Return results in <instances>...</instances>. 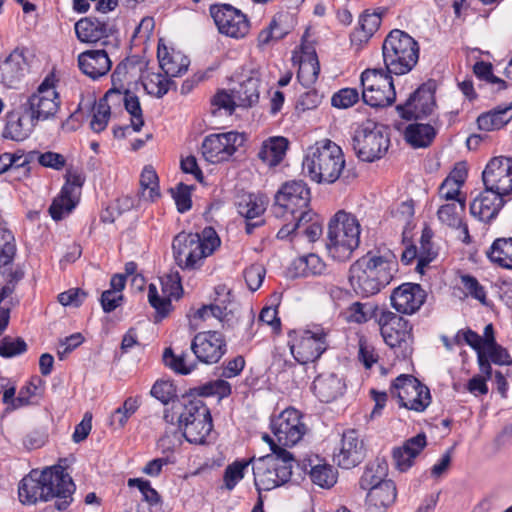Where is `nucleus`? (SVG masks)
<instances>
[{"mask_svg": "<svg viewBox=\"0 0 512 512\" xmlns=\"http://www.w3.org/2000/svg\"><path fill=\"white\" fill-rule=\"evenodd\" d=\"M378 324L383 340L389 347L399 349L403 358L412 352V325L408 320L389 310H382L378 315Z\"/></svg>", "mask_w": 512, "mask_h": 512, "instance_id": "obj_11", "label": "nucleus"}, {"mask_svg": "<svg viewBox=\"0 0 512 512\" xmlns=\"http://www.w3.org/2000/svg\"><path fill=\"white\" fill-rule=\"evenodd\" d=\"M80 70L92 79L106 75L112 66V62L105 50H87L78 56Z\"/></svg>", "mask_w": 512, "mask_h": 512, "instance_id": "obj_29", "label": "nucleus"}, {"mask_svg": "<svg viewBox=\"0 0 512 512\" xmlns=\"http://www.w3.org/2000/svg\"><path fill=\"white\" fill-rule=\"evenodd\" d=\"M161 288L164 296H160L157 286L153 283L148 286V301L155 309V322H159L169 315L172 310L171 299H179L183 288L178 272L167 274L160 278Z\"/></svg>", "mask_w": 512, "mask_h": 512, "instance_id": "obj_15", "label": "nucleus"}, {"mask_svg": "<svg viewBox=\"0 0 512 512\" xmlns=\"http://www.w3.org/2000/svg\"><path fill=\"white\" fill-rule=\"evenodd\" d=\"M486 255L494 264L512 269V237L494 240Z\"/></svg>", "mask_w": 512, "mask_h": 512, "instance_id": "obj_42", "label": "nucleus"}, {"mask_svg": "<svg viewBox=\"0 0 512 512\" xmlns=\"http://www.w3.org/2000/svg\"><path fill=\"white\" fill-rule=\"evenodd\" d=\"M209 317L218 319L223 326H230L229 313L227 312L226 306H219L218 303H212L209 305H203L195 313L194 318L206 320Z\"/></svg>", "mask_w": 512, "mask_h": 512, "instance_id": "obj_59", "label": "nucleus"}, {"mask_svg": "<svg viewBox=\"0 0 512 512\" xmlns=\"http://www.w3.org/2000/svg\"><path fill=\"white\" fill-rule=\"evenodd\" d=\"M397 271L398 262L392 251H369L350 266L349 282L357 295L369 297L390 284Z\"/></svg>", "mask_w": 512, "mask_h": 512, "instance_id": "obj_2", "label": "nucleus"}, {"mask_svg": "<svg viewBox=\"0 0 512 512\" xmlns=\"http://www.w3.org/2000/svg\"><path fill=\"white\" fill-rule=\"evenodd\" d=\"M436 136L435 128L430 124L412 123L404 131V138L413 148H426Z\"/></svg>", "mask_w": 512, "mask_h": 512, "instance_id": "obj_39", "label": "nucleus"}, {"mask_svg": "<svg viewBox=\"0 0 512 512\" xmlns=\"http://www.w3.org/2000/svg\"><path fill=\"white\" fill-rule=\"evenodd\" d=\"M267 457L273 458V466L276 473L279 474V479L283 484L287 483L292 476V468L295 459L293 455L287 450L278 449L275 453H270L266 455Z\"/></svg>", "mask_w": 512, "mask_h": 512, "instance_id": "obj_49", "label": "nucleus"}, {"mask_svg": "<svg viewBox=\"0 0 512 512\" xmlns=\"http://www.w3.org/2000/svg\"><path fill=\"white\" fill-rule=\"evenodd\" d=\"M271 430L281 446L297 444L306 433V426L296 409H286L271 421Z\"/></svg>", "mask_w": 512, "mask_h": 512, "instance_id": "obj_18", "label": "nucleus"}, {"mask_svg": "<svg viewBox=\"0 0 512 512\" xmlns=\"http://www.w3.org/2000/svg\"><path fill=\"white\" fill-rule=\"evenodd\" d=\"M232 392V388L229 382L223 379H217L214 381H209L199 387H195L190 389L188 395L194 397H208V396H218L219 399H223L228 397Z\"/></svg>", "mask_w": 512, "mask_h": 512, "instance_id": "obj_48", "label": "nucleus"}, {"mask_svg": "<svg viewBox=\"0 0 512 512\" xmlns=\"http://www.w3.org/2000/svg\"><path fill=\"white\" fill-rule=\"evenodd\" d=\"M309 475L311 481L321 488H330L337 481V472L326 463L311 466Z\"/></svg>", "mask_w": 512, "mask_h": 512, "instance_id": "obj_53", "label": "nucleus"}, {"mask_svg": "<svg viewBox=\"0 0 512 512\" xmlns=\"http://www.w3.org/2000/svg\"><path fill=\"white\" fill-rule=\"evenodd\" d=\"M251 462L252 460L235 461L228 465L224 470L223 487L229 491L233 490L237 483L244 478V471Z\"/></svg>", "mask_w": 512, "mask_h": 512, "instance_id": "obj_56", "label": "nucleus"}, {"mask_svg": "<svg viewBox=\"0 0 512 512\" xmlns=\"http://www.w3.org/2000/svg\"><path fill=\"white\" fill-rule=\"evenodd\" d=\"M209 412V408L200 398H192L191 395L185 394L173 402L170 410L164 411L163 419L170 424L176 421L177 426H181L190 421H196V418L201 416H209Z\"/></svg>", "mask_w": 512, "mask_h": 512, "instance_id": "obj_21", "label": "nucleus"}, {"mask_svg": "<svg viewBox=\"0 0 512 512\" xmlns=\"http://www.w3.org/2000/svg\"><path fill=\"white\" fill-rule=\"evenodd\" d=\"M220 243L212 227H205L201 234L180 232L172 241L173 257L180 268L193 270L200 267L203 259L213 254Z\"/></svg>", "mask_w": 512, "mask_h": 512, "instance_id": "obj_3", "label": "nucleus"}, {"mask_svg": "<svg viewBox=\"0 0 512 512\" xmlns=\"http://www.w3.org/2000/svg\"><path fill=\"white\" fill-rule=\"evenodd\" d=\"M435 84L432 81L423 83L403 104L396 106L401 118L418 120L429 116L435 106Z\"/></svg>", "mask_w": 512, "mask_h": 512, "instance_id": "obj_17", "label": "nucleus"}, {"mask_svg": "<svg viewBox=\"0 0 512 512\" xmlns=\"http://www.w3.org/2000/svg\"><path fill=\"white\" fill-rule=\"evenodd\" d=\"M139 408L138 397H128L122 406L118 407L111 416V424L117 425V428H123L128 419Z\"/></svg>", "mask_w": 512, "mask_h": 512, "instance_id": "obj_54", "label": "nucleus"}, {"mask_svg": "<svg viewBox=\"0 0 512 512\" xmlns=\"http://www.w3.org/2000/svg\"><path fill=\"white\" fill-rule=\"evenodd\" d=\"M344 165L342 149L329 139L309 147L303 160V169L317 183H334Z\"/></svg>", "mask_w": 512, "mask_h": 512, "instance_id": "obj_4", "label": "nucleus"}, {"mask_svg": "<svg viewBox=\"0 0 512 512\" xmlns=\"http://www.w3.org/2000/svg\"><path fill=\"white\" fill-rule=\"evenodd\" d=\"M461 213L462 212L460 210L458 211L456 204L451 203L442 205L439 208L437 215L442 223L453 228L461 229L463 234V242L469 244L471 242V238L469 235L468 226L463 222Z\"/></svg>", "mask_w": 512, "mask_h": 512, "instance_id": "obj_43", "label": "nucleus"}, {"mask_svg": "<svg viewBox=\"0 0 512 512\" xmlns=\"http://www.w3.org/2000/svg\"><path fill=\"white\" fill-rule=\"evenodd\" d=\"M512 119V103L482 113L477 118V125L480 130L492 131L502 128Z\"/></svg>", "mask_w": 512, "mask_h": 512, "instance_id": "obj_38", "label": "nucleus"}, {"mask_svg": "<svg viewBox=\"0 0 512 512\" xmlns=\"http://www.w3.org/2000/svg\"><path fill=\"white\" fill-rule=\"evenodd\" d=\"M163 361L166 366L181 375H187L195 368V364L188 365L186 363V354L175 355L171 348L164 350Z\"/></svg>", "mask_w": 512, "mask_h": 512, "instance_id": "obj_58", "label": "nucleus"}, {"mask_svg": "<svg viewBox=\"0 0 512 512\" xmlns=\"http://www.w3.org/2000/svg\"><path fill=\"white\" fill-rule=\"evenodd\" d=\"M259 86L260 80L258 78L249 77L237 89H234L233 93L238 101V106L248 108L258 103Z\"/></svg>", "mask_w": 512, "mask_h": 512, "instance_id": "obj_45", "label": "nucleus"}, {"mask_svg": "<svg viewBox=\"0 0 512 512\" xmlns=\"http://www.w3.org/2000/svg\"><path fill=\"white\" fill-rule=\"evenodd\" d=\"M59 104V96L53 87V81L47 77L39 85L37 91L28 98L24 107L37 122L54 116Z\"/></svg>", "mask_w": 512, "mask_h": 512, "instance_id": "obj_19", "label": "nucleus"}, {"mask_svg": "<svg viewBox=\"0 0 512 512\" xmlns=\"http://www.w3.org/2000/svg\"><path fill=\"white\" fill-rule=\"evenodd\" d=\"M75 484L62 466H53L42 472L32 471L24 477L18 488L19 499L23 504H34L38 500L55 499L54 506H47L44 512L64 511L73 501Z\"/></svg>", "mask_w": 512, "mask_h": 512, "instance_id": "obj_1", "label": "nucleus"}, {"mask_svg": "<svg viewBox=\"0 0 512 512\" xmlns=\"http://www.w3.org/2000/svg\"><path fill=\"white\" fill-rule=\"evenodd\" d=\"M107 99L106 95L104 98L100 99L90 122L91 129L96 133H99L106 128L110 118L111 108L107 103Z\"/></svg>", "mask_w": 512, "mask_h": 512, "instance_id": "obj_60", "label": "nucleus"}, {"mask_svg": "<svg viewBox=\"0 0 512 512\" xmlns=\"http://www.w3.org/2000/svg\"><path fill=\"white\" fill-rule=\"evenodd\" d=\"M141 195L145 200L155 201L160 196L159 180L156 171L146 166L140 176Z\"/></svg>", "mask_w": 512, "mask_h": 512, "instance_id": "obj_51", "label": "nucleus"}, {"mask_svg": "<svg viewBox=\"0 0 512 512\" xmlns=\"http://www.w3.org/2000/svg\"><path fill=\"white\" fill-rule=\"evenodd\" d=\"M139 64L137 57L126 58L121 61L111 75L112 88L106 92V98L114 94L121 95L124 90L123 82L127 77L130 69H135Z\"/></svg>", "mask_w": 512, "mask_h": 512, "instance_id": "obj_46", "label": "nucleus"}, {"mask_svg": "<svg viewBox=\"0 0 512 512\" xmlns=\"http://www.w3.org/2000/svg\"><path fill=\"white\" fill-rule=\"evenodd\" d=\"M15 253L16 246L12 232L0 226V267L11 263Z\"/></svg>", "mask_w": 512, "mask_h": 512, "instance_id": "obj_55", "label": "nucleus"}, {"mask_svg": "<svg viewBox=\"0 0 512 512\" xmlns=\"http://www.w3.org/2000/svg\"><path fill=\"white\" fill-rule=\"evenodd\" d=\"M238 213L245 217V231L252 234L254 230L264 224L261 218L266 210V203L262 197L254 194H245L239 197L236 203Z\"/></svg>", "mask_w": 512, "mask_h": 512, "instance_id": "obj_25", "label": "nucleus"}, {"mask_svg": "<svg viewBox=\"0 0 512 512\" xmlns=\"http://www.w3.org/2000/svg\"><path fill=\"white\" fill-rule=\"evenodd\" d=\"M174 84V81L171 79L164 78L160 74H157L151 77L147 82L142 83V86L148 94L161 98L170 90L171 85Z\"/></svg>", "mask_w": 512, "mask_h": 512, "instance_id": "obj_64", "label": "nucleus"}, {"mask_svg": "<svg viewBox=\"0 0 512 512\" xmlns=\"http://www.w3.org/2000/svg\"><path fill=\"white\" fill-rule=\"evenodd\" d=\"M36 121L25 109L21 111H11L6 115V125L3 136L13 141H23L32 132Z\"/></svg>", "mask_w": 512, "mask_h": 512, "instance_id": "obj_32", "label": "nucleus"}, {"mask_svg": "<svg viewBox=\"0 0 512 512\" xmlns=\"http://www.w3.org/2000/svg\"><path fill=\"white\" fill-rule=\"evenodd\" d=\"M390 393L399 401L400 407L423 412L431 403L429 388L413 375L401 374L392 383Z\"/></svg>", "mask_w": 512, "mask_h": 512, "instance_id": "obj_12", "label": "nucleus"}, {"mask_svg": "<svg viewBox=\"0 0 512 512\" xmlns=\"http://www.w3.org/2000/svg\"><path fill=\"white\" fill-rule=\"evenodd\" d=\"M387 463L384 458H376L375 461L366 465V468L359 480V486L362 490L371 491L372 487L380 485L386 481Z\"/></svg>", "mask_w": 512, "mask_h": 512, "instance_id": "obj_41", "label": "nucleus"}, {"mask_svg": "<svg viewBox=\"0 0 512 512\" xmlns=\"http://www.w3.org/2000/svg\"><path fill=\"white\" fill-rule=\"evenodd\" d=\"M157 56L161 69L169 77L181 76L188 70L190 61L180 52L169 53L165 46L161 48L159 45Z\"/></svg>", "mask_w": 512, "mask_h": 512, "instance_id": "obj_36", "label": "nucleus"}, {"mask_svg": "<svg viewBox=\"0 0 512 512\" xmlns=\"http://www.w3.org/2000/svg\"><path fill=\"white\" fill-rule=\"evenodd\" d=\"M27 351V344L23 338H13L5 336L0 341V356L4 358H11L23 354Z\"/></svg>", "mask_w": 512, "mask_h": 512, "instance_id": "obj_62", "label": "nucleus"}, {"mask_svg": "<svg viewBox=\"0 0 512 512\" xmlns=\"http://www.w3.org/2000/svg\"><path fill=\"white\" fill-rule=\"evenodd\" d=\"M426 445V435L420 433L406 440L401 447L394 448L392 458L395 467L401 472L407 471Z\"/></svg>", "mask_w": 512, "mask_h": 512, "instance_id": "obj_28", "label": "nucleus"}, {"mask_svg": "<svg viewBox=\"0 0 512 512\" xmlns=\"http://www.w3.org/2000/svg\"><path fill=\"white\" fill-rule=\"evenodd\" d=\"M296 277H308L321 275L326 270V264L316 254H309L302 256L293 261L292 264Z\"/></svg>", "mask_w": 512, "mask_h": 512, "instance_id": "obj_44", "label": "nucleus"}, {"mask_svg": "<svg viewBox=\"0 0 512 512\" xmlns=\"http://www.w3.org/2000/svg\"><path fill=\"white\" fill-rule=\"evenodd\" d=\"M381 24V16L377 13H363L359 19V26L355 29L352 36L360 42L368 41L377 31Z\"/></svg>", "mask_w": 512, "mask_h": 512, "instance_id": "obj_50", "label": "nucleus"}, {"mask_svg": "<svg viewBox=\"0 0 512 512\" xmlns=\"http://www.w3.org/2000/svg\"><path fill=\"white\" fill-rule=\"evenodd\" d=\"M212 428L213 423L210 412L209 416L204 415L196 418V421H190L178 426V429L182 431V436L192 444H203Z\"/></svg>", "mask_w": 512, "mask_h": 512, "instance_id": "obj_37", "label": "nucleus"}, {"mask_svg": "<svg viewBox=\"0 0 512 512\" xmlns=\"http://www.w3.org/2000/svg\"><path fill=\"white\" fill-rule=\"evenodd\" d=\"M75 33L79 41L95 43L108 38L113 33V25L102 18L85 17L76 22Z\"/></svg>", "mask_w": 512, "mask_h": 512, "instance_id": "obj_26", "label": "nucleus"}, {"mask_svg": "<svg viewBox=\"0 0 512 512\" xmlns=\"http://www.w3.org/2000/svg\"><path fill=\"white\" fill-rule=\"evenodd\" d=\"M360 244V224L355 216L338 211L328 223L326 249L339 262L349 260Z\"/></svg>", "mask_w": 512, "mask_h": 512, "instance_id": "obj_6", "label": "nucleus"}, {"mask_svg": "<svg viewBox=\"0 0 512 512\" xmlns=\"http://www.w3.org/2000/svg\"><path fill=\"white\" fill-rule=\"evenodd\" d=\"M254 484L257 491H270L280 485H283L279 479V474L272 468L273 458L261 456L258 459L252 458Z\"/></svg>", "mask_w": 512, "mask_h": 512, "instance_id": "obj_30", "label": "nucleus"}, {"mask_svg": "<svg viewBox=\"0 0 512 512\" xmlns=\"http://www.w3.org/2000/svg\"><path fill=\"white\" fill-rule=\"evenodd\" d=\"M289 141L282 136L271 137L262 143L258 157L270 167L277 166L283 160Z\"/></svg>", "mask_w": 512, "mask_h": 512, "instance_id": "obj_35", "label": "nucleus"}, {"mask_svg": "<svg viewBox=\"0 0 512 512\" xmlns=\"http://www.w3.org/2000/svg\"><path fill=\"white\" fill-rule=\"evenodd\" d=\"M512 169V158L498 156L492 158L486 165L482 180L486 188L499 184L501 178Z\"/></svg>", "mask_w": 512, "mask_h": 512, "instance_id": "obj_40", "label": "nucleus"}, {"mask_svg": "<svg viewBox=\"0 0 512 512\" xmlns=\"http://www.w3.org/2000/svg\"><path fill=\"white\" fill-rule=\"evenodd\" d=\"M314 216V212H302L301 216H296L294 219H292L290 216L288 220L283 219L286 223L283 224V226L279 229L277 233V238L285 239L291 233L300 231L302 225H306L308 222L312 220Z\"/></svg>", "mask_w": 512, "mask_h": 512, "instance_id": "obj_61", "label": "nucleus"}, {"mask_svg": "<svg viewBox=\"0 0 512 512\" xmlns=\"http://www.w3.org/2000/svg\"><path fill=\"white\" fill-rule=\"evenodd\" d=\"M209 10L221 34L236 39L248 34L250 22L241 10L224 3L211 5Z\"/></svg>", "mask_w": 512, "mask_h": 512, "instance_id": "obj_14", "label": "nucleus"}, {"mask_svg": "<svg viewBox=\"0 0 512 512\" xmlns=\"http://www.w3.org/2000/svg\"><path fill=\"white\" fill-rule=\"evenodd\" d=\"M393 73L384 68L365 69L360 76L363 87L362 99L371 107H386L395 102L396 92Z\"/></svg>", "mask_w": 512, "mask_h": 512, "instance_id": "obj_10", "label": "nucleus"}, {"mask_svg": "<svg viewBox=\"0 0 512 512\" xmlns=\"http://www.w3.org/2000/svg\"><path fill=\"white\" fill-rule=\"evenodd\" d=\"M346 385L334 373L320 374L313 381V392L321 402L330 403L342 396Z\"/></svg>", "mask_w": 512, "mask_h": 512, "instance_id": "obj_33", "label": "nucleus"}, {"mask_svg": "<svg viewBox=\"0 0 512 512\" xmlns=\"http://www.w3.org/2000/svg\"><path fill=\"white\" fill-rule=\"evenodd\" d=\"M123 103L126 111L131 115V127L139 132L144 125L143 112L139 98L129 89H124Z\"/></svg>", "mask_w": 512, "mask_h": 512, "instance_id": "obj_52", "label": "nucleus"}, {"mask_svg": "<svg viewBox=\"0 0 512 512\" xmlns=\"http://www.w3.org/2000/svg\"><path fill=\"white\" fill-rule=\"evenodd\" d=\"M191 189L192 187L182 182L178 183L175 188L170 189L172 197L175 200L178 212L185 213L191 209Z\"/></svg>", "mask_w": 512, "mask_h": 512, "instance_id": "obj_63", "label": "nucleus"}, {"mask_svg": "<svg viewBox=\"0 0 512 512\" xmlns=\"http://www.w3.org/2000/svg\"><path fill=\"white\" fill-rule=\"evenodd\" d=\"M150 394L164 405L169 402L173 404L178 399L176 387L169 380H157L152 386Z\"/></svg>", "mask_w": 512, "mask_h": 512, "instance_id": "obj_57", "label": "nucleus"}, {"mask_svg": "<svg viewBox=\"0 0 512 512\" xmlns=\"http://www.w3.org/2000/svg\"><path fill=\"white\" fill-rule=\"evenodd\" d=\"M29 71L24 50L16 48L4 59H0V83L10 89H17Z\"/></svg>", "mask_w": 512, "mask_h": 512, "instance_id": "obj_22", "label": "nucleus"}, {"mask_svg": "<svg viewBox=\"0 0 512 512\" xmlns=\"http://www.w3.org/2000/svg\"><path fill=\"white\" fill-rule=\"evenodd\" d=\"M357 157L365 162L381 159L390 145L388 128L371 120L362 123L352 138Z\"/></svg>", "mask_w": 512, "mask_h": 512, "instance_id": "obj_7", "label": "nucleus"}, {"mask_svg": "<svg viewBox=\"0 0 512 512\" xmlns=\"http://www.w3.org/2000/svg\"><path fill=\"white\" fill-rule=\"evenodd\" d=\"M84 182L85 176L81 171L73 167L67 169L66 182L60 195L53 200L49 207L52 219L59 221L76 207Z\"/></svg>", "mask_w": 512, "mask_h": 512, "instance_id": "obj_16", "label": "nucleus"}, {"mask_svg": "<svg viewBox=\"0 0 512 512\" xmlns=\"http://www.w3.org/2000/svg\"><path fill=\"white\" fill-rule=\"evenodd\" d=\"M311 201L310 189L303 180L285 182L275 195L272 213L276 218L294 219L301 213L313 212L309 209Z\"/></svg>", "mask_w": 512, "mask_h": 512, "instance_id": "obj_8", "label": "nucleus"}, {"mask_svg": "<svg viewBox=\"0 0 512 512\" xmlns=\"http://www.w3.org/2000/svg\"><path fill=\"white\" fill-rule=\"evenodd\" d=\"M288 345L295 360L300 364L314 362L327 350L328 331L320 325L288 333Z\"/></svg>", "mask_w": 512, "mask_h": 512, "instance_id": "obj_9", "label": "nucleus"}, {"mask_svg": "<svg viewBox=\"0 0 512 512\" xmlns=\"http://www.w3.org/2000/svg\"><path fill=\"white\" fill-rule=\"evenodd\" d=\"M504 203V198L485 187V190L472 201L470 213L479 220L489 223L496 218Z\"/></svg>", "mask_w": 512, "mask_h": 512, "instance_id": "obj_27", "label": "nucleus"}, {"mask_svg": "<svg viewBox=\"0 0 512 512\" xmlns=\"http://www.w3.org/2000/svg\"><path fill=\"white\" fill-rule=\"evenodd\" d=\"M191 350L200 362L214 364L226 353L227 345L220 332L205 331L194 336Z\"/></svg>", "mask_w": 512, "mask_h": 512, "instance_id": "obj_20", "label": "nucleus"}, {"mask_svg": "<svg viewBox=\"0 0 512 512\" xmlns=\"http://www.w3.org/2000/svg\"><path fill=\"white\" fill-rule=\"evenodd\" d=\"M320 72V65L318 57L315 52L306 55L300 61L299 69L297 72V79L304 87H310L318 79Z\"/></svg>", "mask_w": 512, "mask_h": 512, "instance_id": "obj_47", "label": "nucleus"}, {"mask_svg": "<svg viewBox=\"0 0 512 512\" xmlns=\"http://www.w3.org/2000/svg\"><path fill=\"white\" fill-rule=\"evenodd\" d=\"M245 141V135L236 131L210 134L202 142V155L213 164L225 162L244 145Z\"/></svg>", "mask_w": 512, "mask_h": 512, "instance_id": "obj_13", "label": "nucleus"}, {"mask_svg": "<svg viewBox=\"0 0 512 512\" xmlns=\"http://www.w3.org/2000/svg\"><path fill=\"white\" fill-rule=\"evenodd\" d=\"M426 299V292L420 284L403 283L395 288L390 300L393 308L402 314H413L420 309Z\"/></svg>", "mask_w": 512, "mask_h": 512, "instance_id": "obj_23", "label": "nucleus"}, {"mask_svg": "<svg viewBox=\"0 0 512 512\" xmlns=\"http://www.w3.org/2000/svg\"><path fill=\"white\" fill-rule=\"evenodd\" d=\"M365 454L363 440L355 430H348L343 433L339 452L334 458L341 468L351 469L363 461Z\"/></svg>", "mask_w": 512, "mask_h": 512, "instance_id": "obj_24", "label": "nucleus"}, {"mask_svg": "<svg viewBox=\"0 0 512 512\" xmlns=\"http://www.w3.org/2000/svg\"><path fill=\"white\" fill-rule=\"evenodd\" d=\"M294 27L293 15L279 11L271 19L269 25L258 35L259 46H265L273 41H279L288 35Z\"/></svg>", "mask_w": 512, "mask_h": 512, "instance_id": "obj_31", "label": "nucleus"}, {"mask_svg": "<svg viewBox=\"0 0 512 512\" xmlns=\"http://www.w3.org/2000/svg\"><path fill=\"white\" fill-rule=\"evenodd\" d=\"M420 47L418 42L405 31L391 30L382 44L384 65L396 76L408 74L417 65Z\"/></svg>", "mask_w": 512, "mask_h": 512, "instance_id": "obj_5", "label": "nucleus"}, {"mask_svg": "<svg viewBox=\"0 0 512 512\" xmlns=\"http://www.w3.org/2000/svg\"><path fill=\"white\" fill-rule=\"evenodd\" d=\"M397 496L395 483L392 480H386L380 485L372 487L367 493L366 502L375 512H383L387 507L392 505Z\"/></svg>", "mask_w": 512, "mask_h": 512, "instance_id": "obj_34", "label": "nucleus"}]
</instances>
